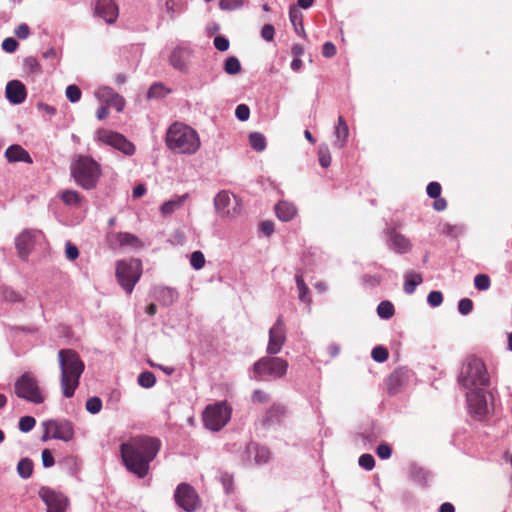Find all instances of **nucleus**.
<instances>
[{
    "mask_svg": "<svg viewBox=\"0 0 512 512\" xmlns=\"http://www.w3.org/2000/svg\"><path fill=\"white\" fill-rule=\"evenodd\" d=\"M159 448L160 441L156 438L135 437L121 445V455L126 468L139 478H144Z\"/></svg>",
    "mask_w": 512,
    "mask_h": 512,
    "instance_id": "obj_1",
    "label": "nucleus"
},
{
    "mask_svg": "<svg viewBox=\"0 0 512 512\" xmlns=\"http://www.w3.org/2000/svg\"><path fill=\"white\" fill-rule=\"evenodd\" d=\"M58 359L61 369V389L66 398H71L79 386L85 365L73 349H61L58 352Z\"/></svg>",
    "mask_w": 512,
    "mask_h": 512,
    "instance_id": "obj_2",
    "label": "nucleus"
},
{
    "mask_svg": "<svg viewBox=\"0 0 512 512\" xmlns=\"http://www.w3.org/2000/svg\"><path fill=\"white\" fill-rule=\"evenodd\" d=\"M167 147L179 154H195L201 145L200 138L196 130L192 127L175 122L166 134Z\"/></svg>",
    "mask_w": 512,
    "mask_h": 512,
    "instance_id": "obj_3",
    "label": "nucleus"
},
{
    "mask_svg": "<svg viewBox=\"0 0 512 512\" xmlns=\"http://www.w3.org/2000/svg\"><path fill=\"white\" fill-rule=\"evenodd\" d=\"M458 383L465 389L488 386L490 377L483 360L475 355L467 356L461 365Z\"/></svg>",
    "mask_w": 512,
    "mask_h": 512,
    "instance_id": "obj_4",
    "label": "nucleus"
},
{
    "mask_svg": "<svg viewBox=\"0 0 512 512\" xmlns=\"http://www.w3.org/2000/svg\"><path fill=\"white\" fill-rule=\"evenodd\" d=\"M72 176L84 189H92L100 177L99 164L90 157L80 156L72 166Z\"/></svg>",
    "mask_w": 512,
    "mask_h": 512,
    "instance_id": "obj_5",
    "label": "nucleus"
},
{
    "mask_svg": "<svg viewBox=\"0 0 512 512\" xmlns=\"http://www.w3.org/2000/svg\"><path fill=\"white\" fill-rule=\"evenodd\" d=\"M116 279L119 285L131 294L142 275V264L138 259L119 260L116 263Z\"/></svg>",
    "mask_w": 512,
    "mask_h": 512,
    "instance_id": "obj_6",
    "label": "nucleus"
},
{
    "mask_svg": "<svg viewBox=\"0 0 512 512\" xmlns=\"http://www.w3.org/2000/svg\"><path fill=\"white\" fill-rule=\"evenodd\" d=\"M14 392L20 399L33 404H42L45 395L39 387L38 380L32 372H25L14 383Z\"/></svg>",
    "mask_w": 512,
    "mask_h": 512,
    "instance_id": "obj_7",
    "label": "nucleus"
},
{
    "mask_svg": "<svg viewBox=\"0 0 512 512\" xmlns=\"http://www.w3.org/2000/svg\"><path fill=\"white\" fill-rule=\"evenodd\" d=\"M288 362L279 357L265 356L253 365L254 379L261 381L267 378H282L286 375Z\"/></svg>",
    "mask_w": 512,
    "mask_h": 512,
    "instance_id": "obj_8",
    "label": "nucleus"
},
{
    "mask_svg": "<svg viewBox=\"0 0 512 512\" xmlns=\"http://www.w3.org/2000/svg\"><path fill=\"white\" fill-rule=\"evenodd\" d=\"M232 408L226 401L208 405L202 414L204 426L211 431H220L229 421Z\"/></svg>",
    "mask_w": 512,
    "mask_h": 512,
    "instance_id": "obj_9",
    "label": "nucleus"
},
{
    "mask_svg": "<svg viewBox=\"0 0 512 512\" xmlns=\"http://www.w3.org/2000/svg\"><path fill=\"white\" fill-rule=\"evenodd\" d=\"M42 441L58 439L69 442L74 438V425L67 419H49L42 423Z\"/></svg>",
    "mask_w": 512,
    "mask_h": 512,
    "instance_id": "obj_10",
    "label": "nucleus"
},
{
    "mask_svg": "<svg viewBox=\"0 0 512 512\" xmlns=\"http://www.w3.org/2000/svg\"><path fill=\"white\" fill-rule=\"evenodd\" d=\"M176 504L186 512H195L201 506L197 491L188 483H180L174 493Z\"/></svg>",
    "mask_w": 512,
    "mask_h": 512,
    "instance_id": "obj_11",
    "label": "nucleus"
},
{
    "mask_svg": "<svg viewBox=\"0 0 512 512\" xmlns=\"http://www.w3.org/2000/svg\"><path fill=\"white\" fill-rule=\"evenodd\" d=\"M97 139L107 145H110L126 155H133L135 146L124 135L107 129H99L96 132Z\"/></svg>",
    "mask_w": 512,
    "mask_h": 512,
    "instance_id": "obj_12",
    "label": "nucleus"
},
{
    "mask_svg": "<svg viewBox=\"0 0 512 512\" xmlns=\"http://www.w3.org/2000/svg\"><path fill=\"white\" fill-rule=\"evenodd\" d=\"M214 205L222 217H234L240 213L238 199L227 191H221L216 195Z\"/></svg>",
    "mask_w": 512,
    "mask_h": 512,
    "instance_id": "obj_13",
    "label": "nucleus"
},
{
    "mask_svg": "<svg viewBox=\"0 0 512 512\" xmlns=\"http://www.w3.org/2000/svg\"><path fill=\"white\" fill-rule=\"evenodd\" d=\"M286 341V327L282 316H279L274 325L269 330V341L267 353L270 355L278 354Z\"/></svg>",
    "mask_w": 512,
    "mask_h": 512,
    "instance_id": "obj_14",
    "label": "nucleus"
},
{
    "mask_svg": "<svg viewBox=\"0 0 512 512\" xmlns=\"http://www.w3.org/2000/svg\"><path fill=\"white\" fill-rule=\"evenodd\" d=\"M39 495L47 505V512H65L68 500L63 494L42 488Z\"/></svg>",
    "mask_w": 512,
    "mask_h": 512,
    "instance_id": "obj_15",
    "label": "nucleus"
},
{
    "mask_svg": "<svg viewBox=\"0 0 512 512\" xmlns=\"http://www.w3.org/2000/svg\"><path fill=\"white\" fill-rule=\"evenodd\" d=\"M467 402L471 413L482 417L488 413L486 393L482 389H472L466 394Z\"/></svg>",
    "mask_w": 512,
    "mask_h": 512,
    "instance_id": "obj_16",
    "label": "nucleus"
},
{
    "mask_svg": "<svg viewBox=\"0 0 512 512\" xmlns=\"http://www.w3.org/2000/svg\"><path fill=\"white\" fill-rule=\"evenodd\" d=\"M94 12L107 24L115 23L119 15V9L114 0H96Z\"/></svg>",
    "mask_w": 512,
    "mask_h": 512,
    "instance_id": "obj_17",
    "label": "nucleus"
},
{
    "mask_svg": "<svg viewBox=\"0 0 512 512\" xmlns=\"http://www.w3.org/2000/svg\"><path fill=\"white\" fill-rule=\"evenodd\" d=\"M108 244L111 248L132 247L139 248L142 246L137 236L128 232L110 233L107 236Z\"/></svg>",
    "mask_w": 512,
    "mask_h": 512,
    "instance_id": "obj_18",
    "label": "nucleus"
},
{
    "mask_svg": "<svg viewBox=\"0 0 512 512\" xmlns=\"http://www.w3.org/2000/svg\"><path fill=\"white\" fill-rule=\"evenodd\" d=\"M389 236V247L399 254L408 253L412 249L411 241L403 234L391 228L387 232Z\"/></svg>",
    "mask_w": 512,
    "mask_h": 512,
    "instance_id": "obj_19",
    "label": "nucleus"
},
{
    "mask_svg": "<svg viewBox=\"0 0 512 512\" xmlns=\"http://www.w3.org/2000/svg\"><path fill=\"white\" fill-rule=\"evenodd\" d=\"M27 92L25 85L19 80H12L6 85V97L13 104L23 103Z\"/></svg>",
    "mask_w": 512,
    "mask_h": 512,
    "instance_id": "obj_20",
    "label": "nucleus"
},
{
    "mask_svg": "<svg viewBox=\"0 0 512 512\" xmlns=\"http://www.w3.org/2000/svg\"><path fill=\"white\" fill-rule=\"evenodd\" d=\"M35 244V235L33 232L25 230L16 239V248L19 257L26 259L31 253Z\"/></svg>",
    "mask_w": 512,
    "mask_h": 512,
    "instance_id": "obj_21",
    "label": "nucleus"
},
{
    "mask_svg": "<svg viewBox=\"0 0 512 512\" xmlns=\"http://www.w3.org/2000/svg\"><path fill=\"white\" fill-rule=\"evenodd\" d=\"M334 137L333 146L338 149H343L348 141L349 137V127L347 125L346 120L343 116H339L337 119V124L334 127Z\"/></svg>",
    "mask_w": 512,
    "mask_h": 512,
    "instance_id": "obj_22",
    "label": "nucleus"
},
{
    "mask_svg": "<svg viewBox=\"0 0 512 512\" xmlns=\"http://www.w3.org/2000/svg\"><path fill=\"white\" fill-rule=\"evenodd\" d=\"M407 381V373L402 369L394 370L387 378L386 384L389 394L394 395L398 393L400 388Z\"/></svg>",
    "mask_w": 512,
    "mask_h": 512,
    "instance_id": "obj_23",
    "label": "nucleus"
},
{
    "mask_svg": "<svg viewBox=\"0 0 512 512\" xmlns=\"http://www.w3.org/2000/svg\"><path fill=\"white\" fill-rule=\"evenodd\" d=\"M5 157L9 162H18L22 161L28 164H31L32 158L29 153L22 148L20 145H11L5 151Z\"/></svg>",
    "mask_w": 512,
    "mask_h": 512,
    "instance_id": "obj_24",
    "label": "nucleus"
},
{
    "mask_svg": "<svg viewBox=\"0 0 512 512\" xmlns=\"http://www.w3.org/2000/svg\"><path fill=\"white\" fill-rule=\"evenodd\" d=\"M187 198L188 194H184L182 196H175L174 198L164 202L160 207V213L164 217L170 216L183 206Z\"/></svg>",
    "mask_w": 512,
    "mask_h": 512,
    "instance_id": "obj_25",
    "label": "nucleus"
},
{
    "mask_svg": "<svg viewBox=\"0 0 512 512\" xmlns=\"http://www.w3.org/2000/svg\"><path fill=\"white\" fill-rule=\"evenodd\" d=\"M275 211L277 217L282 221H290L294 218L297 212L295 206L286 201L279 202L275 207Z\"/></svg>",
    "mask_w": 512,
    "mask_h": 512,
    "instance_id": "obj_26",
    "label": "nucleus"
},
{
    "mask_svg": "<svg viewBox=\"0 0 512 512\" xmlns=\"http://www.w3.org/2000/svg\"><path fill=\"white\" fill-rule=\"evenodd\" d=\"M286 414V408L279 404H273L271 407L267 410L264 423L265 424H272L275 422H279Z\"/></svg>",
    "mask_w": 512,
    "mask_h": 512,
    "instance_id": "obj_27",
    "label": "nucleus"
},
{
    "mask_svg": "<svg viewBox=\"0 0 512 512\" xmlns=\"http://www.w3.org/2000/svg\"><path fill=\"white\" fill-rule=\"evenodd\" d=\"M289 19L292 25L294 26L295 31L298 34L305 35L303 25V14L295 5H292L289 8Z\"/></svg>",
    "mask_w": 512,
    "mask_h": 512,
    "instance_id": "obj_28",
    "label": "nucleus"
},
{
    "mask_svg": "<svg viewBox=\"0 0 512 512\" xmlns=\"http://www.w3.org/2000/svg\"><path fill=\"white\" fill-rule=\"evenodd\" d=\"M296 285L298 288V298L301 302L305 303L307 306L311 304V296L309 293V288L306 285L303 276L301 274H296L295 276Z\"/></svg>",
    "mask_w": 512,
    "mask_h": 512,
    "instance_id": "obj_29",
    "label": "nucleus"
},
{
    "mask_svg": "<svg viewBox=\"0 0 512 512\" xmlns=\"http://www.w3.org/2000/svg\"><path fill=\"white\" fill-rule=\"evenodd\" d=\"M423 282L420 273L409 272L405 275L404 291L407 294H412L416 287Z\"/></svg>",
    "mask_w": 512,
    "mask_h": 512,
    "instance_id": "obj_30",
    "label": "nucleus"
},
{
    "mask_svg": "<svg viewBox=\"0 0 512 512\" xmlns=\"http://www.w3.org/2000/svg\"><path fill=\"white\" fill-rule=\"evenodd\" d=\"M2 299L9 303H20L24 301V296L9 286H2L0 288Z\"/></svg>",
    "mask_w": 512,
    "mask_h": 512,
    "instance_id": "obj_31",
    "label": "nucleus"
},
{
    "mask_svg": "<svg viewBox=\"0 0 512 512\" xmlns=\"http://www.w3.org/2000/svg\"><path fill=\"white\" fill-rule=\"evenodd\" d=\"M17 471H18L19 475L22 478H24V479L29 478L32 475V472H33V462H32V460L29 459V458L21 459L18 462Z\"/></svg>",
    "mask_w": 512,
    "mask_h": 512,
    "instance_id": "obj_32",
    "label": "nucleus"
},
{
    "mask_svg": "<svg viewBox=\"0 0 512 512\" xmlns=\"http://www.w3.org/2000/svg\"><path fill=\"white\" fill-rule=\"evenodd\" d=\"M241 63L235 56H230L225 60L224 71L229 75H236L241 71Z\"/></svg>",
    "mask_w": 512,
    "mask_h": 512,
    "instance_id": "obj_33",
    "label": "nucleus"
},
{
    "mask_svg": "<svg viewBox=\"0 0 512 512\" xmlns=\"http://www.w3.org/2000/svg\"><path fill=\"white\" fill-rule=\"evenodd\" d=\"M249 143L250 146L258 152H261L266 148V139L258 132H253L249 135Z\"/></svg>",
    "mask_w": 512,
    "mask_h": 512,
    "instance_id": "obj_34",
    "label": "nucleus"
},
{
    "mask_svg": "<svg viewBox=\"0 0 512 512\" xmlns=\"http://www.w3.org/2000/svg\"><path fill=\"white\" fill-rule=\"evenodd\" d=\"M377 313L382 319H390L394 315L395 309L390 301H382L377 307Z\"/></svg>",
    "mask_w": 512,
    "mask_h": 512,
    "instance_id": "obj_35",
    "label": "nucleus"
},
{
    "mask_svg": "<svg viewBox=\"0 0 512 512\" xmlns=\"http://www.w3.org/2000/svg\"><path fill=\"white\" fill-rule=\"evenodd\" d=\"M61 199L66 205L79 206L81 202V196L77 191L66 190L61 194Z\"/></svg>",
    "mask_w": 512,
    "mask_h": 512,
    "instance_id": "obj_36",
    "label": "nucleus"
},
{
    "mask_svg": "<svg viewBox=\"0 0 512 512\" xmlns=\"http://www.w3.org/2000/svg\"><path fill=\"white\" fill-rule=\"evenodd\" d=\"M138 383L144 388H151L156 383V377L152 372L145 371L138 376Z\"/></svg>",
    "mask_w": 512,
    "mask_h": 512,
    "instance_id": "obj_37",
    "label": "nucleus"
},
{
    "mask_svg": "<svg viewBox=\"0 0 512 512\" xmlns=\"http://www.w3.org/2000/svg\"><path fill=\"white\" fill-rule=\"evenodd\" d=\"M160 297L164 304L171 305L178 297V293L172 288H163L160 291Z\"/></svg>",
    "mask_w": 512,
    "mask_h": 512,
    "instance_id": "obj_38",
    "label": "nucleus"
},
{
    "mask_svg": "<svg viewBox=\"0 0 512 512\" xmlns=\"http://www.w3.org/2000/svg\"><path fill=\"white\" fill-rule=\"evenodd\" d=\"M319 163L327 168L331 164V154L327 145H321L318 150Z\"/></svg>",
    "mask_w": 512,
    "mask_h": 512,
    "instance_id": "obj_39",
    "label": "nucleus"
},
{
    "mask_svg": "<svg viewBox=\"0 0 512 512\" xmlns=\"http://www.w3.org/2000/svg\"><path fill=\"white\" fill-rule=\"evenodd\" d=\"M184 53V50L181 48H176L172 51L170 55V62L171 64L177 68V69H183L185 66L184 61L182 60V55Z\"/></svg>",
    "mask_w": 512,
    "mask_h": 512,
    "instance_id": "obj_40",
    "label": "nucleus"
},
{
    "mask_svg": "<svg viewBox=\"0 0 512 512\" xmlns=\"http://www.w3.org/2000/svg\"><path fill=\"white\" fill-rule=\"evenodd\" d=\"M371 356L374 361L383 363L388 359L389 352H388L387 348H385L383 346H376L373 348V350L371 352Z\"/></svg>",
    "mask_w": 512,
    "mask_h": 512,
    "instance_id": "obj_41",
    "label": "nucleus"
},
{
    "mask_svg": "<svg viewBox=\"0 0 512 512\" xmlns=\"http://www.w3.org/2000/svg\"><path fill=\"white\" fill-rule=\"evenodd\" d=\"M251 400L255 404H266L270 401V395L263 389H256L251 395Z\"/></svg>",
    "mask_w": 512,
    "mask_h": 512,
    "instance_id": "obj_42",
    "label": "nucleus"
},
{
    "mask_svg": "<svg viewBox=\"0 0 512 512\" xmlns=\"http://www.w3.org/2000/svg\"><path fill=\"white\" fill-rule=\"evenodd\" d=\"M36 425V420L32 416H23L19 420V430L21 432L27 433L31 431Z\"/></svg>",
    "mask_w": 512,
    "mask_h": 512,
    "instance_id": "obj_43",
    "label": "nucleus"
},
{
    "mask_svg": "<svg viewBox=\"0 0 512 512\" xmlns=\"http://www.w3.org/2000/svg\"><path fill=\"white\" fill-rule=\"evenodd\" d=\"M86 410L91 414H96L102 409V400L99 397H91L86 401Z\"/></svg>",
    "mask_w": 512,
    "mask_h": 512,
    "instance_id": "obj_44",
    "label": "nucleus"
},
{
    "mask_svg": "<svg viewBox=\"0 0 512 512\" xmlns=\"http://www.w3.org/2000/svg\"><path fill=\"white\" fill-rule=\"evenodd\" d=\"M490 284V278L486 274H478L474 278V285L480 291L487 290L490 287Z\"/></svg>",
    "mask_w": 512,
    "mask_h": 512,
    "instance_id": "obj_45",
    "label": "nucleus"
},
{
    "mask_svg": "<svg viewBox=\"0 0 512 512\" xmlns=\"http://www.w3.org/2000/svg\"><path fill=\"white\" fill-rule=\"evenodd\" d=\"M190 264L196 270L203 268L205 265V257L203 253L201 251H194L191 254Z\"/></svg>",
    "mask_w": 512,
    "mask_h": 512,
    "instance_id": "obj_46",
    "label": "nucleus"
},
{
    "mask_svg": "<svg viewBox=\"0 0 512 512\" xmlns=\"http://www.w3.org/2000/svg\"><path fill=\"white\" fill-rule=\"evenodd\" d=\"M165 94H166L165 87L162 84H160V83H156V84H153L149 88L148 93H147V97L149 99L160 98V97L165 96Z\"/></svg>",
    "mask_w": 512,
    "mask_h": 512,
    "instance_id": "obj_47",
    "label": "nucleus"
},
{
    "mask_svg": "<svg viewBox=\"0 0 512 512\" xmlns=\"http://www.w3.org/2000/svg\"><path fill=\"white\" fill-rule=\"evenodd\" d=\"M81 90L76 85H69L66 88V97L69 99L70 102L75 103L80 100L81 98Z\"/></svg>",
    "mask_w": 512,
    "mask_h": 512,
    "instance_id": "obj_48",
    "label": "nucleus"
},
{
    "mask_svg": "<svg viewBox=\"0 0 512 512\" xmlns=\"http://www.w3.org/2000/svg\"><path fill=\"white\" fill-rule=\"evenodd\" d=\"M359 465L366 469V470H372L375 466V459L371 454H362L359 457L358 461Z\"/></svg>",
    "mask_w": 512,
    "mask_h": 512,
    "instance_id": "obj_49",
    "label": "nucleus"
},
{
    "mask_svg": "<svg viewBox=\"0 0 512 512\" xmlns=\"http://www.w3.org/2000/svg\"><path fill=\"white\" fill-rule=\"evenodd\" d=\"M244 0H220L219 6L222 10H235L243 6Z\"/></svg>",
    "mask_w": 512,
    "mask_h": 512,
    "instance_id": "obj_50",
    "label": "nucleus"
},
{
    "mask_svg": "<svg viewBox=\"0 0 512 512\" xmlns=\"http://www.w3.org/2000/svg\"><path fill=\"white\" fill-rule=\"evenodd\" d=\"M106 104L114 107L118 112H121L124 109L125 100L122 96L116 93L112 98H108V102Z\"/></svg>",
    "mask_w": 512,
    "mask_h": 512,
    "instance_id": "obj_51",
    "label": "nucleus"
},
{
    "mask_svg": "<svg viewBox=\"0 0 512 512\" xmlns=\"http://www.w3.org/2000/svg\"><path fill=\"white\" fill-rule=\"evenodd\" d=\"M458 310L462 315H468L473 310V302L469 298H463L458 303Z\"/></svg>",
    "mask_w": 512,
    "mask_h": 512,
    "instance_id": "obj_52",
    "label": "nucleus"
},
{
    "mask_svg": "<svg viewBox=\"0 0 512 512\" xmlns=\"http://www.w3.org/2000/svg\"><path fill=\"white\" fill-rule=\"evenodd\" d=\"M235 115L240 121H246L250 116V109L246 104H240L236 107Z\"/></svg>",
    "mask_w": 512,
    "mask_h": 512,
    "instance_id": "obj_53",
    "label": "nucleus"
},
{
    "mask_svg": "<svg viewBox=\"0 0 512 512\" xmlns=\"http://www.w3.org/2000/svg\"><path fill=\"white\" fill-rule=\"evenodd\" d=\"M441 190V185L438 182H430L426 188L428 196L433 199L440 197Z\"/></svg>",
    "mask_w": 512,
    "mask_h": 512,
    "instance_id": "obj_54",
    "label": "nucleus"
},
{
    "mask_svg": "<svg viewBox=\"0 0 512 512\" xmlns=\"http://www.w3.org/2000/svg\"><path fill=\"white\" fill-rule=\"evenodd\" d=\"M427 301L432 307H437L443 302V295L440 291H431L428 294Z\"/></svg>",
    "mask_w": 512,
    "mask_h": 512,
    "instance_id": "obj_55",
    "label": "nucleus"
},
{
    "mask_svg": "<svg viewBox=\"0 0 512 512\" xmlns=\"http://www.w3.org/2000/svg\"><path fill=\"white\" fill-rule=\"evenodd\" d=\"M376 453L381 459H388L392 455L391 447L386 443H381L376 449Z\"/></svg>",
    "mask_w": 512,
    "mask_h": 512,
    "instance_id": "obj_56",
    "label": "nucleus"
},
{
    "mask_svg": "<svg viewBox=\"0 0 512 512\" xmlns=\"http://www.w3.org/2000/svg\"><path fill=\"white\" fill-rule=\"evenodd\" d=\"M17 48L18 42L12 37L4 39L2 42V49L8 53L15 52Z\"/></svg>",
    "mask_w": 512,
    "mask_h": 512,
    "instance_id": "obj_57",
    "label": "nucleus"
},
{
    "mask_svg": "<svg viewBox=\"0 0 512 512\" xmlns=\"http://www.w3.org/2000/svg\"><path fill=\"white\" fill-rule=\"evenodd\" d=\"M275 29L271 24H265L261 30V36L264 40L270 42L274 39Z\"/></svg>",
    "mask_w": 512,
    "mask_h": 512,
    "instance_id": "obj_58",
    "label": "nucleus"
},
{
    "mask_svg": "<svg viewBox=\"0 0 512 512\" xmlns=\"http://www.w3.org/2000/svg\"><path fill=\"white\" fill-rule=\"evenodd\" d=\"M214 46L217 50L224 52L229 48V40L224 36H216L214 38Z\"/></svg>",
    "mask_w": 512,
    "mask_h": 512,
    "instance_id": "obj_59",
    "label": "nucleus"
},
{
    "mask_svg": "<svg viewBox=\"0 0 512 512\" xmlns=\"http://www.w3.org/2000/svg\"><path fill=\"white\" fill-rule=\"evenodd\" d=\"M65 254L69 260H75L79 256V250L74 244L68 242L66 243Z\"/></svg>",
    "mask_w": 512,
    "mask_h": 512,
    "instance_id": "obj_60",
    "label": "nucleus"
},
{
    "mask_svg": "<svg viewBox=\"0 0 512 512\" xmlns=\"http://www.w3.org/2000/svg\"><path fill=\"white\" fill-rule=\"evenodd\" d=\"M113 95H116V92L110 87H103L97 92V96L106 103L108 102V98H112Z\"/></svg>",
    "mask_w": 512,
    "mask_h": 512,
    "instance_id": "obj_61",
    "label": "nucleus"
},
{
    "mask_svg": "<svg viewBox=\"0 0 512 512\" xmlns=\"http://www.w3.org/2000/svg\"><path fill=\"white\" fill-rule=\"evenodd\" d=\"M15 35L20 39H26L30 35V28L27 24H20L16 30Z\"/></svg>",
    "mask_w": 512,
    "mask_h": 512,
    "instance_id": "obj_62",
    "label": "nucleus"
},
{
    "mask_svg": "<svg viewBox=\"0 0 512 512\" xmlns=\"http://www.w3.org/2000/svg\"><path fill=\"white\" fill-rule=\"evenodd\" d=\"M322 54L324 57L331 58L336 54V47L332 42H326L322 48Z\"/></svg>",
    "mask_w": 512,
    "mask_h": 512,
    "instance_id": "obj_63",
    "label": "nucleus"
},
{
    "mask_svg": "<svg viewBox=\"0 0 512 512\" xmlns=\"http://www.w3.org/2000/svg\"><path fill=\"white\" fill-rule=\"evenodd\" d=\"M42 463L44 467H51L54 465V458L49 449L42 451Z\"/></svg>",
    "mask_w": 512,
    "mask_h": 512,
    "instance_id": "obj_64",
    "label": "nucleus"
}]
</instances>
